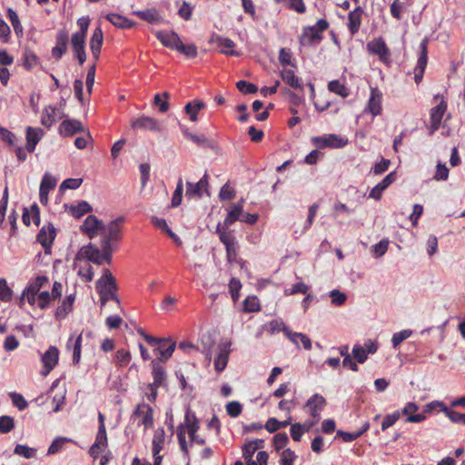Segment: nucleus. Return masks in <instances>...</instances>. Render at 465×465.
Returning a JSON list of instances; mask_svg holds the SVG:
<instances>
[{
    "label": "nucleus",
    "instance_id": "25",
    "mask_svg": "<svg viewBox=\"0 0 465 465\" xmlns=\"http://www.w3.org/2000/svg\"><path fill=\"white\" fill-rule=\"evenodd\" d=\"M394 180L395 173L391 172L371 190L369 197L375 200H380L381 198L382 193L394 182Z\"/></svg>",
    "mask_w": 465,
    "mask_h": 465
},
{
    "label": "nucleus",
    "instance_id": "55",
    "mask_svg": "<svg viewBox=\"0 0 465 465\" xmlns=\"http://www.w3.org/2000/svg\"><path fill=\"white\" fill-rule=\"evenodd\" d=\"M236 87L241 93L244 94H255L258 91V87L254 84L244 80L238 81L236 83Z\"/></svg>",
    "mask_w": 465,
    "mask_h": 465
},
{
    "label": "nucleus",
    "instance_id": "62",
    "mask_svg": "<svg viewBox=\"0 0 465 465\" xmlns=\"http://www.w3.org/2000/svg\"><path fill=\"white\" fill-rule=\"evenodd\" d=\"M10 398L12 400L13 404L19 410L24 411L27 408L28 403L24 396L20 393L11 392Z\"/></svg>",
    "mask_w": 465,
    "mask_h": 465
},
{
    "label": "nucleus",
    "instance_id": "2",
    "mask_svg": "<svg viewBox=\"0 0 465 465\" xmlns=\"http://www.w3.org/2000/svg\"><path fill=\"white\" fill-rule=\"evenodd\" d=\"M96 290L99 293L101 305L104 306L109 300L120 302L117 295L116 280L108 269H105L103 276L96 282Z\"/></svg>",
    "mask_w": 465,
    "mask_h": 465
},
{
    "label": "nucleus",
    "instance_id": "64",
    "mask_svg": "<svg viewBox=\"0 0 465 465\" xmlns=\"http://www.w3.org/2000/svg\"><path fill=\"white\" fill-rule=\"evenodd\" d=\"M411 330H402L393 334L391 342L394 348H397L404 340L408 339L411 335Z\"/></svg>",
    "mask_w": 465,
    "mask_h": 465
},
{
    "label": "nucleus",
    "instance_id": "35",
    "mask_svg": "<svg viewBox=\"0 0 465 465\" xmlns=\"http://www.w3.org/2000/svg\"><path fill=\"white\" fill-rule=\"evenodd\" d=\"M133 14L138 16L140 19L150 24H156L161 21V16L156 8H150L143 11H134Z\"/></svg>",
    "mask_w": 465,
    "mask_h": 465
},
{
    "label": "nucleus",
    "instance_id": "36",
    "mask_svg": "<svg viewBox=\"0 0 465 465\" xmlns=\"http://www.w3.org/2000/svg\"><path fill=\"white\" fill-rule=\"evenodd\" d=\"M165 443V431L163 428H159L154 431L153 437V456H156L159 454L161 450L163 449Z\"/></svg>",
    "mask_w": 465,
    "mask_h": 465
},
{
    "label": "nucleus",
    "instance_id": "31",
    "mask_svg": "<svg viewBox=\"0 0 465 465\" xmlns=\"http://www.w3.org/2000/svg\"><path fill=\"white\" fill-rule=\"evenodd\" d=\"M174 349L175 342H173L170 340H161L155 350L160 354L159 360L165 361L173 355Z\"/></svg>",
    "mask_w": 465,
    "mask_h": 465
},
{
    "label": "nucleus",
    "instance_id": "43",
    "mask_svg": "<svg viewBox=\"0 0 465 465\" xmlns=\"http://www.w3.org/2000/svg\"><path fill=\"white\" fill-rule=\"evenodd\" d=\"M57 109L54 106H48L45 108V113L42 116L41 123L46 127H51L60 117L56 114Z\"/></svg>",
    "mask_w": 465,
    "mask_h": 465
},
{
    "label": "nucleus",
    "instance_id": "20",
    "mask_svg": "<svg viewBox=\"0 0 465 465\" xmlns=\"http://www.w3.org/2000/svg\"><path fill=\"white\" fill-rule=\"evenodd\" d=\"M231 345V341H225L218 346L219 353L214 360V369L218 373L222 372L227 366Z\"/></svg>",
    "mask_w": 465,
    "mask_h": 465
},
{
    "label": "nucleus",
    "instance_id": "42",
    "mask_svg": "<svg viewBox=\"0 0 465 465\" xmlns=\"http://www.w3.org/2000/svg\"><path fill=\"white\" fill-rule=\"evenodd\" d=\"M261 311V304L254 295L247 296L242 302V312L245 313L258 312Z\"/></svg>",
    "mask_w": 465,
    "mask_h": 465
},
{
    "label": "nucleus",
    "instance_id": "18",
    "mask_svg": "<svg viewBox=\"0 0 465 465\" xmlns=\"http://www.w3.org/2000/svg\"><path fill=\"white\" fill-rule=\"evenodd\" d=\"M325 405V398L319 393H315L308 399L304 408L308 409V411L312 418L318 420L320 412L324 409Z\"/></svg>",
    "mask_w": 465,
    "mask_h": 465
},
{
    "label": "nucleus",
    "instance_id": "14",
    "mask_svg": "<svg viewBox=\"0 0 465 465\" xmlns=\"http://www.w3.org/2000/svg\"><path fill=\"white\" fill-rule=\"evenodd\" d=\"M447 110V103L441 100L439 104L432 107L430 112V125L429 127L430 134H433L439 128L442 120V117Z\"/></svg>",
    "mask_w": 465,
    "mask_h": 465
},
{
    "label": "nucleus",
    "instance_id": "60",
    "mask_svg": "<svg viewBox=\"0 0 465 465\" xmlns=\"http://www.w3.org/2000/svg\"><path fill=\"white\" fill-rule=\"evenodd\" d=\"M15 454L23 456L26 459L33 458L35 455V450L26 445L17 444L14 450Z\"/></svg>",
    "mask_w": 465,
    "mask_h": 465
},
{
    "label": "nucleus",
    "instance_id": "27",
    "mask_svg": "<svg viewBox=\"0 0 465 465\" xmlns=\"http://www.w3.org/2000/svg\"><path fill=\"white\" fill-rule=\"evenodd\" d=\"M284 334L292 342H293L297 346L301 341L305 350L312 349V341L306 334H303L302 332H294L290 329H285Z\"/></svg>",
    "mask_w": 465,
    "mask_h": 465
},
{
    "label": "nucleus",
    "instance_id": "59",
    "mask_svg": "<svg viewBox=\"0 0 465 465\" xmlns=\"http://www.w3.org/2000/svg\"><path fill=\"white\" fill-rule=\"evenodd\" d=\"M226 411L230 417L236 418L242 411V404L236 401H230L226 404Z\"/></svg>",
    "mask_w": 465,
    "mask_h": 465
},
{
    "label": "nucleus",
    "instance_id": "53",
    "mask_svg": "<svg viewBox=\"0 0 465 465\" xmlns=\"http://www.w3.org/2000/svg\"><path fill=\"white\" fill-rule=\"evenodd\" d=\"M444 414L453 423L465 424V413H460L450 408H444Z\"/></svg>",
    "mask_w": 465,
    "mask_h": 465
},
{
    "label": "nucleus",
    "instance_id": "39",
    "mask_svg": "<svg viewBox=\"0 0 465 465\" xmlns=\"http://www.w3.org/2000/svg\"><path fill=\"white\" fill-rule=\"evenodd\" d=\"M203 186V177L197 183L187 182L185 196L187 198L200 199L202 197V189Z\"/></svg>",
    "mask_w": 465,
    "mask_h": 465
},
{
    "label": "nucleus",
    "instance_id": "19",
    "mask_svg": "<svg viewBox=\"0 0 465 465\" xmlns=\"http://www.w3.org/2000/svg\"><path fill=\"white\" fill-rule=\"evenodd\" d=\"M382 94L378 88H371V94L365 111L371 114L373 117L381 114Z\"/></svg>",
    "mask_w": 465,
    "mask_h": 465
},
{
    "label": "nucleus",
    "instance_id": "6",
    "mask_svg": "<svg viewBox=\"0 0 465 465\" xmlns=\"http://www.w3.org/2000/svg\"><path fill=\"white\" fill-rule=\"evenodd\" d=\"M369 54L377 55L381 62L389 64L391 62V51L382 37L371 40L366 45Z\"/></svg>",
    "mask_w": 465,
    "mask_h": 465
},
{
    "label": "nucleus",
    "instance_id": "41",
    "mask_svg": "<svg viewBox=\"0 0 465 465\" xmlns=\"http://www.w3.org/2000/svg\"><path fill=\"white\" fill-rule=\"evenodd\" d=\"M153 384L159 387L165 386L166 373L163 366L153 361Z\"/></svg>",
    "mask_w": 465,
    "mask_h": 465
},
{
    "label": "nucleus",
    "instance_id": "54",
    "mask_svg": "<svg viewBox=\"0 0 465 465\" xmlns=\"http://www.w3.org/2000/svg\"><path fill=\"white\" fill-rule=\"evenodd\" d=\"M13 291L8 287L6 280L0 278V300L2 302H10L12 300Z\"/></svg>",
    "mask_w": 465,
    "mask_h": 465
},
{
    "label": "nucleus",
    "instance_id": "8",
    "mask_svg": "<svg viewBox=\"0 0 465 465\" xmlns=\"http://www.w3.org/2000/svg\"><path fill=\"white\" fill-rule=\"evenodd\" d=\"M133 417L140 419L138 425H143L144 430L153 427V410L145 402H141L136 405L133 412Z\"/></svg>",
    "mask_w": 465,
    "mask_h": 465
},
{
    "label": "nucleus",
    "instance_id": "12",
    "mask_svg": "<svg viewBox=\"0 0 465 465\" xmlns=\"http://www.w3.org/2000/svg\"><path fill=\"white\" fill-rule=\"evenodd\" d=\"M59 361V351L55 346H50L47 351L42 355L41 361L43 369L41 374L47 376L54 368L57 365Z\"/></svg>",
    "mask_w": 465,
    "mask_h": 465
},
{
    "label": "nucleus",
    "instance_id": "5",
    "mask_svg": "<svg viewBox=\"0 0 465 465\" xmlns=\"http://www.w3.org/2000/svg\"><path fill=\"white\" fill-rule=\"evenodd\" d=\"M112 253L106 254V252L102 249V252L93 244L89 243L80 249L76 255V259H86L98 265L103 264L104 262H110L112 260Z\"/></svg>",
    "mask_w": 465,
    "mask_h": 465
},
{
    "label": "nucleus",
    "instance_id": "7",
    "mask_svg": "<svg viewBox=\"0 0 465 465\" xmlns=\"http://www.w3.org/2000/svg\"><path fill=\"white\" fill-rule=\"evenodd\" d=\"M312 143L320 149H324L327 147L343 148L349 143L347 138L335 134H330L324 136H315L312 137Z\"/></svg>",
    "mask_w": 465,
    "mask_h": 465
},
{
    "label": "nucleus",
    "instance_id": "57",
    "mask_svg": "<svg viewBox=\"0 0 465 465\" xmlns=\"http://www.w3.org/2000/svg\"><path fill=\"white\" fill-rule=\"evenodd\" d=\"M400 418V411H396L391 414L386 415L383 421L381 422V430L385 431L387 429L394 425Z\"/></svg>",
    "mask_w": 465,
    "mask_h": 465
},
{
    "label": "nucleus",
    "instance_id": "33",
    "mask_svg": "<svg viewBox=\"0 0 465 465\" xmlns=\"http://www.w3.org/2000/svg\"><path fill=\"white\" fill-rule=\"evenodd\" d=\"M84 44L85 40L84 39L71 37L72 49L80 64H83L86 60Z\"/></svg>",
    "mask_w": 465,
    "mask_h": 465
},
{
    "label": "nucleus",
    "instance_id": "63",
    "mask_svg": "<svg viewBox=\"0 0 465 465\" xmlns=\"http://www.w3.org/2000/svg\"><path fill=\"white\" fill-rule=\"evenodd\" d=\"M82 183H83L82 178H68V179H65L61 183L60 190L61 191L67 190V189L75 190L81 186Z\"/></svg>",
    "mask_w": 465,
    "mask_h": 465
},
{
    "label": "nucleus",
    "instance_id": "40",
    "mask_svg": "<svg viewBox=\"0 0 465 465\" xmlns=\"http://www.w3.org/2000/svg\"><path fill=\"white\" fill-rule=\"evenodd\" d=\"M70 213L76 219L93 211L92 206L86 201H81L76 205H71Z\"/></svg>",
    "mask_w": 465,
    "mask_h": 465
},
{
    "label": "nucleus",
    "instance_id": "50",
    "mask_svg": "<svg viewBox=\"0 0 465 465\" xmlns=\"http://www.w3.org/2000/svg\"><path fill=\"white\" fill-rule=\"evenodd\" d=\"M328 89L331 93H334L343 98L349 95L348 88L340 83L338 80H332L328 84Z\"/></svg>",
    "mask_w": 465,
    "mask_h": 465
},
{
    "label": "nucleus",
    "instance_id": "17",
    "mask_svg": "<svg viewBox=\"0 0 465 465\" xmlns=\"http://www.w3.org/2000/svg\"><path fill=\"white\" fill-rule=\"evenodd\" d=\"M131 127L134 130L144 129L152 132H160L159 122L150 116H141L131 121Z\"/></svg>",
    "mask_w": 465,
    "mask_h": 465
},
{
    "label": "nucleus",
    "instance_id": "47",
    "mask_svg": "<svg viewBox=\"0 0 465 465\" xmlns=\"http://www.w3.org/2000/svg\"><path fill=\"white\" fill-rule=\"evenodd\" d=\"M89 24H90V19L88 16L80 17L77 20V25L79 26V31L74 32L72 35V37L85 40Z\"/></svg>",
    "mask_w": 465,
    "mask_h": 465
},
{
    "label": "nucleus",
    "instance_id": "51",
    "mask_svg": "<svg viewBox=\"0 0 465 465\" xmlns=\"http://www.w3.org/2000/svg\"><path fill=\"white\" fill-rule=\"evenodd\" d=\"M132 356L129 351L119 349L115 353V363L120 367H124L131 361Z\"/></svg>",
    "mask_w": 465,
    "mask_h": 465
},
{
    "label": "nucleus",
    "instance_id": "30",
    "mask_svg": "<svg viewBox=\"0 0 465 465\" xmlns=\"http://www.w3.org/2000/svg\"><path fill=\"white\" fill-rule=\"evenodd\" d=\"M242 199L239 203L233 204L231 209L228 211L227 216L224 219V225L226 227L231 226L234 222L240 221L242 215Z\"/></svg>",
    "mask_w": 465,
    "mask_h": 465
},
{
    "label": "nucleus",
    "instance_id": "11",
    "mask_svg": "<svg viewBox=\"0 0 465 465\" xmlns=\"http://www.w3.org/2000/svg\"><path fill=\"white\" fill-rule=\"evenodd\" d=\"M428 38L421 40L420 44V54L418 57L417 64L414 69V80L419 84L428 63Z\"/></svg>",
    "mask_w": 465,
    "mask_h": 465
},
{
    "label": "nucleus",
    "instance_id": "38",
    "mask_svg": "<svg viewBox=\"0 0 465 465\" xmlns=\"http://www.w3.org/2000/svg\"><path fill=\"white\" fill-rule=\"evenodd\" d=\"M22 220L23 223L27 226H29L32 222L38 226L40 224V213L38 206L34 204L31 208V211L25 209L22 215Z\"/></svg>",
    "mask_w": 465,
    "mask_h": 465
},
{
    "label": "nucleus",
    "instance_id": "28",
    "mask_svg": "<svg viewBox=\"0 0 465 465\" xmlns=\"http://www.w3.org/2000/svg\"><path fill=\"white\" fill-rule=\"evenodd\" d=\"M282 81L292 88L302 91L303 85L302 79L298 77L292 69H284L281 72Z\"/></svg>",
    "mask_w": 465,
    "mask_h": 465
},
{
    "label": "nucleus",
    "instance_id": "10",
    "mask_svg": "<svg viewBox=\"0 0 465 465\" xmlns=\"http://www.w3.org/2000/svg\"><path fill=\"white\" fill-rule=\"evenodd\" d=\"M80 229L82 232L86 234L90 239H93L98 234L103 233L105 230V226L95 215H89L85 218Z\"/></svg>",
    "mask_w": 465,
    "mask_h": 465
},
{
    "label": "nucleus",
    "instance_id": "29",
    "mask_svg": "<svg viewBox=\"0 0 465 465\" xmlns=\"http://www.w3.org/2000/svg\"><path fill=\"white\" fill-rule=\"evenodd\" d=\"M106 19L115 27L120 29H129L134 26L135 23L116 13H111L106 15Z\"/></svg>",
    "mask_w": 465,
    "mask_h": 465
},
{
    "label": "nucleus",
    "instance_id": "61",
    "mask_svg": "<svg viewBox=\"0 0 465 465\" xmlns=\"http://www.w3.org/2000/svg\"><path fill=\"white\" fill-rule=\"evenodd\" d=\"M352 354L359 363H364L368 358L367 351L361 344H355L352 348Z\"/></svg>",
    "mask_w": 465,
    "mask_h": 465
},
{
    "label": "nucleus",
    "instance_id": "9",
    "mask_svg": "<svg viewBox=\"0 0 465 465\" xmlns=\"http://www.w3.org/2000/svg\"><path fill=\"white\" fill-rule=\"evenodd\" d=\"M209 43L223 54L236 57L241 55V53L234 49L235 43L230 38L213 35L209 40Z\"/></svg>",
    "mask_w": 465,
    "mask_h": 465
},
{
    "label": "nucleus",
    "instance_id": "34",
    "mask_svg": "<svg viewBox=\"0 0 465 465\" xmlns=\"http://www.w3.org/2000/svg\"><path fill=\"white\" fill-rule=\"evenodd\" d=\"M203 108V103L201 100H193L184 106V112L191 122L198 120V114Z\"/></svg>",
    "mask_w": 465,
    "mask_h": 465
},
{
    "label": "nucleus",
    "instance_id": "32",
    "mask_svg": "<svg viewBox=\"0 0 465 465\" xmlns=\"http://www.w3.org/2000/svg\"><path fill=\"white\" fill-rule=\"evenodd\" d=\"M68 36L64 32H60L56 35V45L52 49L53 56L59 60L62 55L66 52V44Z\"/></svg>",
    "mask_w": 465,
    "mask_h": 465
},
{
    "label": "nucleus",
    "instance_id": "1",
    "mask_svg": "<svg viewBox=\"0 0 465 465\" xmlns=\"http://www.w3.org/2000/svg\"><path fill=\"white\" fill-rule=\"evenodd\" d=\"M199 429L200 423L195 414L187 410L183 422L177 429L179 446L184 454L188 453L189 446H192L193 443H203V440L195 434Z\"/></svg>",
    "mask_w": 465,
    "mask_h": 465
},
{
    "label": "nucleus",
    "instance_id": "37",
    "mask_svg": "<svg viewBox=\"0 0 465 465\" xmlns=\"http://www.w3.org/2000/svg\"><path fill=\"white\" fill-rule=\"evenodd\" d=\"M66 346L68 349L73 348V362L77 364L81 360L82 334H79L74 340L70 337Z\"/></svg>",
    "mask_w": 465,
    "mask_h": 465
},
{
    "label": "nucleus",
    "instance_id": "48",
    "mask_svg": "<svg viewBox=\"0 0 465 465\" xmlns=\"http://www.w3.org/2000/svg\"><path fill=\"white\" fill-rule=\"evenodd\" d=\"M169 97L170 94L167 92L163 93V94H156L154 95L153 104L158 106L161 113H166L169 110Z\"/></svg>",
    "mask_w": 465,
    "mask_h": 465
},
{
    "label": "nucleus",
    "instance_id": "24",
    "mask_svg": "<svg viewBox=\"0 0 465 465\" xmlns=\"http://www.w3.org/2000/svg\"><path fill=\"white\" fill-rule=\"evenodd\" d=\"M26 150L29 153H33L35 150L36 144L40 142L44 135V131L37 127L34 128L31 126H28L26 128Z\"/></svg>",
    "mask_w": 465,
    "mask_h": 465
},
{
    "label": "nucleus",
    "instance_id": "21",
    "mask_svg": "<svg viewBox=\"0 0 465 465\" xmlns=\"http://www.w3.org/2000/svg\"><path fill=\"white\" fill-rule=\"evenodd\" d=\"M80 132H84V128L82 123L75 119L64 120L59 127V133L64 136H72Z\"/></svg>",
    "mask_w": 465,
    "mask_h": 465
},
{
    "label": "nucleus",
    "instance_id": "58",
    "mask_svg": "<svg viewBox=\"0 0 465 465\" xmlns=\"http://www.w3.org/2000/svg\"><path fill=\"white\" fill-rule=\"evenodd\" d=\"M15 427L14 419L7 415H3L0 417V432L1 433H8Z\"/></svg>",
    "mask_w": 465,
    "mask_h": 465
},
{
    "label": "nucleus",
    "instance_id": "23",
    "mask_svg": "<svg viewBox=\"0 0 465 465\" xmlns=\"http://www.w3.org/2000/svg\"><path fill=\"white\" fill-rule=\"evenodd\" d=\"M362 14L363 9L361 6H357L353 11L349 13L347 26L351 35H354L359 32L361 25Z\"/></svg>",
    "mask_w": 465,
    "mask_h": 465
},
{
    "label": "nucleus",
    "instance_id": "22",
    "mask_svg": "<svg viewBox=\"0 0 465 465\" xmlns=\"http://www.w3.org/2000/svg\"><path fill=\"white\" fill-rule=\"evenodd\" d=\"M156 38L166 47L177 50L181 44V39L174 32L158 31L155 33Z\"/></svg>",
    "mask_w": 465,
    "mask_h": 465
},
{
    "label": "nucleus",
    "instance_id": "45",
    "mask_svg": "<svg viewBox=\"0 0 465 465\" xmlns=\"http://www.w3.org/2000/svg\"><path fill=\"white\" fill-rule=\"evenodd\" d=\"M74 298L75 297L74 294H70L65 297L62 305H60L56 310V317L64 318L69 313V312H71Z\"/></svg>",
    "mask_w": 465,
    "mask_h": 465
},
{
    "label": "nucleus",
    "instance_id": "16",
    "mask_svg": "<svg viewBox=\"0 0 465 465\" xmlns=\"http://www.w3.org/2000/svg\"><path fill=\"white\" fill-rule=\"evenodd\" d=\"M108 447L106 429L98 428L95 440L90 447L89 454L93 459H97L103 451Z\"/></svg>",
    "mask_w": 465,
    "mask_h": 465
},
{
    "label": "nucleus",
    "instance_id": "15",
    "mask_svg": "<svg viewBox=\"0 0 465 465\" xmlns=\"http://www.w3.org/2000/svg\"><path fill=\"white\" fill-rule=\"evenodd\" d=\"M203 243L196 242L193 248L186 254L190 263L188 269L195 275H199L198 269L202 267Z\"/></svg>",
    "mask_w": 465,
    "mask_h": 465
},
{
    "label": "nucleus",
    "instance_id": "26",
    "mask_svg": "<svg viewBox=\"0 0 465 465\" xmlns=\"http://www.w3.org/2000/svg\"><path fill=\"white\" fill-rule=\"evenodd\" d=\"M104 42V33L100 26L96 27L90 39V49L95 61L99 59L101 48Z\"/></svg>",
    "mask_w": 465,
    "mask_h": 465
},
{
    "label": "nucleus",
    "instance_id": "44",
    "mask_svg": "<svg viewBox=\"0 0 465 465\" xmlns=\"http://www.w3.org/2000/svg\"><path fill=\"white\" fill-rule=\"evenodd\" d=\"M6 16L10 20L15 35L17 36L23 35L24 29L21 25V22H20L17 13L14 9L8 8L7 12H6Z\"/></svg>",
    "mask_w": 465,
    "mask_h": 465
},
{
    "label": "nucleus",
    "instance_id": "56",
    "mask_svg": "<svg viewBox=\"0 0 465 465\" xmlns=\"http://www.w3.org/2000/svg\"><path fill=\"white\" fill-rule=\"evenodd\" d=\"M449 169L445 163L439 162L436 166V172L433 179L436 181H446L449 178Z\"/></svg>",
    "mask_w": 465,
    "mask_h": 465
},
{
    "label": "nucleus",
    "instance_id": "52",
    "mask_svg": "<svg viewBox=\"0 0 465 465\" xmlns=\"http://www.w3.org/2000/svg\"><path fill=\"white\" fill-rule=\"evenodd\" d=\"M57 180L49 173H45L40 183V189L46 192L54 190L56 186Z\"/></svg>",
    "mask_w": 465,
    "mask_h": 465
},
{
    "label": "nucleus",
    "instance_id": "46",
    "mask_svg": "<svg viewBox=\"0 0 465 465\" xmlns=\"http://www.w3.org/2000/svg\"><path fill=\"white\" fill-rule=\"evenodd\" d=\"M291 420L292 419L289 418L285 420H282V421H280L278 420L276 418H270L266 424L264 425V428L270 432V433H273L275 431H277L278 430L282 429V428H285L287 427L288 425L291 424Z\"/></svg>",
    "mask_w": 465,
    "mask_h": 465
},
{
    "label": "nucleus",
    "instance_id": "3",
    "mask_svg": "<svg viewBox=\"0 0 465 465\" xmlns=\"http://www.w3.org/2000/svg\"><path fill=\"white\" fill-rule=\"evenodd\" d=\"M329 23L325 19H319L316 25L303 27L299 37V43L303 46L318 45L323 38L322 33L327 30Z\"/></svg>",
    "mask_w": 465,
    "mask_h": 465
},
{
    "label": "nucleus",
    "instance_id": "49",
    "mask_svg": "<svg viewBox=\"0 0 465 465\" xmlns=\"http://www.w3.org/2000/svg\"><path fill=\"white\" fill-rule=\"evenodd\" d=\"M49 279L47 276L40 275L35 278L26 288L27 292H33L37 294L42 287L48 283Z\"/></svg>",
    "mask_w": 465,
    "mask_h": 465
},
{
    "label": "nucleus",
    "instance_id": "4",
    "mask_svg": "<svg viewBox=\"0 0 465 465\" xmlns=\"http://www.w3.org/2000/svg\"><path fill=\"white\" fill-rule=\"evenodd\" d=\"M124 223V218H117L108 223L105 227V230L103 232V238L101 241V247L103 250L106 252L108 255L109 252H114L113 244L117 242L122 238V226L121 224Z\"/></svg>",
    "mask_w": 465,
    "mask_h": 465
},
{
    "label": "nucleus",
    "instance_id": "13",
    "mask_svg": "<svg viewBox=\"0 0 465 465\" xmlns=\"http://www.w3.org/2000/svg\"><path fill=\"white\" fill-rule=\"evenodd\" d=\"M56 236L54 225L44 226L37 234V242L44 247L45 254H51L52 245Z\"/></svg>",
    "mask_w": 465,
    "mask_h": 465
}]
</instances>
